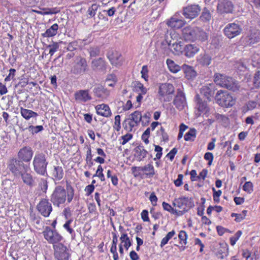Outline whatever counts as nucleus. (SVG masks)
I'll use <instances>...</instances> for the list:
<instances>
[{"instance_id":"obj_53","label":"nucleus","mask_w":260,"mask_h":260,"mask_svg":"<svg viewBox=\"0 0 260 260\" xmlns=\"http://www.w3.org/2000/svg\"><path fill=\"white\" fill-rule=\"evenodd\" d=\"M114 119V124L113 126V128L116 131L119 132L121 128L120 116L119 115L115 116Z\"/></svg>"},{"instance_id":"obj_17","label":"nucleus","mask_w":260,"mask_h":260,"mask_svg":"<svg viewBox=\"0 0 260 260\" xmlns=\"http://www.w3.org/2000/svg\"><path fill=\"white\" fill-rule=\"evenodd\" d=\"M169 49L175 55H180L183 52V43L181 41L173 40L168 43Z\"/></svg>"},{"instance_id":"obj_52","label":"nucleus","mask_w":260,"mask_h":260,"mask_svg":"<svg viewBox=\"0 0 260 260\" xmlns=\"http://www.w3.org/2000/svg\"><path fill=\"white\" fill-rule=\"evenodd\" d=\"M242 235L241 231H238L233 237L230 238V244L234 246Z\"/></svg>"},{"instance_id":"obj_12","label":"nucleus","mask_w":260,"mask_h":260,"mask_svg":"<svg viewBox=\"0 0 260 260\" xmlns=\"http://www.w3.org/2000/svg\"><path fill=\"white\" fill-rule=\"evenodd\" d=\"M173 103L175 107L179 111L183 110L187 106L185 94L181 89H177Z\"/></svg>"},{"instance_id":"obj_55","label":"nucleus","mask_w":260,"mask_h":260,"mask_svg":"<svg viewBox=\"0 0 260 260\" xmlns=\"http://www.w3.org/2000/svg\"><path fill=\"white\" fill-rule=\"evenodd\" d=\"M78 46H79L77 42L73 41L70 43L68 45L67 47V50L70 52H73L78 49Z\"/></svg>"},{"instance_id":"obj_34","label":"nucleus","mask_w":260,"mask_h":260,"mask_svg":"<svg viewBox=\"0 0 260 260\" xmlns=\"http://www.w3.org/2000/svg\"><path fill=\"white\" fill-rule=\"evenodd\" d=\"M20 113L21 116L26 120H29L30 118L36 117L38 116L37 113L22 107L20 108Z\"/></svg>"},{"instance_id":"obj_46","label":"nucleus","mask_w":260,"mask_h":260,"mask_svg":"<svg viewBox=\"0 0 260 260\" xmlns=\"http://www.w3.org/2000/svg\"><path fill=\"white\" fill-rule=\"evenodd\" d=\"M44 129V127L42 125L34 126L30 125L28 126V130L32 135L38 133L42 131Z\"/></svg>"},{"instance_id":"obj_50","label":"nucleus","mask_w":260,"mask_h":260,"mask_svg":"<svg viewBox=\"0 0 260 260\" xmlns=\"http://www.w3.org/2000/svg\"><path fill=\"white\" fill-rule=\"evenodd\" d=\"M39 187L43 192L46 193L48 189L47 181L45 179L42 178L39 183Z\"/></svg>"},{"instance_id":"obj_63","label":"nucleus","mask_w":260,"mask_h":260,"mask_svg":"<svg viewBox=\"0 0 260 260\" xmlns=\"http://www.w3.org/2000/svg\"><path fill=\"white\" fill-rule=\"evenodd\" d=\"M214 158V156L213 154L211 152H206L204 155V159L206 160H208V165H211L213 160Z\"/></svg>"},{"instance_id":"obj_25","label":"nucleus","mask_w":260,"mask_h":260,"mask_svg":"<svg viewBox=\"0 0 260 260\" xmlns=\"http://www.w3.org/2000/svg\"><path fill=\"white\" fill-rule=\"evenodd\" d=\"M20 174V176L25 184L30 187H32L36 185L35 178L30 173H27L26 171L22 172Z\"/></svg>"},{"instance_id":"obj_36","label":"nucleus","mask_w":260,"mask_h":260,"mask_svg":"<svg viewBox=\"0 0 260 260\" xmlns=\"http://www.w3.org/2000/svg\"><path fill=\"white\" fill-rule=\"evenodd\" d=\"M167 24L172 28H179L183 25L184 22L182 20L178 19L176 18H171L170 20L168 21Z\"/></svg>"},{"instance_id":"obj_15","label":"nucleus","mask_w":260,"mask_h":260,"mask_svg":"<svg viewBox=\"0 0 260 260\" xmlns=\"http://www.w3.org/2000/svg\"><path fill=\"white\" fill-rule=\"evenodd\" d=\"M234 5L229 0H219L217 5V11L220 14L232 13Z\"/></svg>"},{"instance_id":"obj_23","label":"nucleus","mask_w":260,"mask_h":260,"mask_svg":"<svg viewBox=\"0 0 260 260\" xmlns=\"http://www.w3.org/2000/svg\"><path fill=\"white\" fill-rule=\"evenodd\" d=\"M96 113L105 117L111 116L112 113L109 106L105 104L98 105L95 107Z\"/></svg>"},{"instance_id":"obj_3","label":"nucleus","mask_w":260,"mask_h":260,"mask_svg":"<svg viewBox=\"0 0 260 260\" xmlns=\"http://www.w3.org/2000/svg\"><path fill=\"white\" fill-rule=\"evenodd\" d=\"M7 169L16 177H19L22 172L27 170L28 167L22 161L16 157L10 158L7 162Z\"/></svg>"},{"instance_id":"obj_41","label":"nucleus","mask_w":260,"mask_h":260,"mask_svg":"<svg viewBox=\"0 0 260 260\" xmlns=\"http://www.w3.org/2000/svg\"><path fill=\"white\" fill-rule=\"evenodd\" d=\"M228 250V246L226 244H221L220 247L216 252V255L220 258H224V254L227 253Z\"/></svg>"},{"instance_id":"obj_56","label":"nucleus","mask_w":260,"mask_h":260,"mask_svg":"<svg viewBox=\"0 0 260 260\" xmlns=\"http://www.w3.org/2000/svg\"><path fill=\"white\" fill-rule=\"evenodd\" d=\"M243 189L245 191L250 193L253 191V184L251 182L248 181L246 182L243 186Z\"/></svg>"},{"instance_id":"obj_54","label":"nucleus","mask_w":260,"mask_h":260,"mask_svg":"<svg viewBox=\"0 0 260 260\" xmlns=\"http://www.w3.org/2000/svg\"><path fill=\"white\" fill-rule=\"evenodd\" d=\"M187 234L184 231H181L179 232V234L178 235V238L180 241V243H182V242H183V243L184 245H186L187 244Z\"/></svg>"},{"instance_id":"obj_64","label":"nucleus","mask_w":260,"mask_h":260,"mask_svg":"<svg viewBox=\"0 0 260 260\" xmlns=\"http://www.w3.org/2000/svg\"><path fill=\"white\" fill-rule=\"evenodd\" d=\"M133 137V135L131 134H126V135L122 136L121 137V139L122 140V142H121V144L122 145H125L127 142H128Z\"/></svg>"},{"instance_id":"obj_58","label":"nucleus","mask_w":260,"mask_h":260,"mask_svg":"<svg viewBox=\"0 0 260 260\" xmlns=\"http://www.w3.org/2000/svg\"><path fill=\"white\" fill-rule=\"evenodd\" d=\"M58 11L56 10V8H46L43 10V11L40 12V14L43 15H49L56 14Z\"/></svg>"},{"instance_id":"obj_24","label":"nucleus","mask_w":260,"mask_h":260,"mask_svg":"<svg viewBox=\"0 0 260 260\" xmlns=\"http://www.w3.org/2000/svg\"><path fill=\"white\" fill-rule=\"evenodd\" d=\"M134 156L136 159L141 161L145 158L148 154V151L144 149L143 146L139 145L137 146L134 149Z\"/></svg>"},{"instance_id":"obj_31","label":"nucleus","mask_w":260,"mask_h":260,"mask_svg":"<svg viewBox=\"0 0 260 260\" xmlns=\"http://www.w3.org/2000/svg\"><path fill=\"white\" fill-rule=\"evenodd\" d=\"M195 101L197 103L198 110L200 112L207 113L209 111V107H208L207 104L206 102L202 101L199 94L196 95Z\"/></svg>"},{"instance_id":"obj_62","label":"nucleus","mask_w":260,"mask_h":260,"mask_svg":"<svg viewBox=\"0 0 260 260\" xmlns=\"http://www.w3.org/2000/svg\"><path fill=\"white\" fill-rule=\"evenodd\" d=\"M151 114L150 113L148 112L145 113L143 116H142V123L143 125H147L148 123L149 122V119L150 118Z\"/></svg>"},{"instance_id":"obj_13","label":"nucleus","mask_w":260,"mask_h":260,"mask_svg":"<svg viewBox=\"0 0 260 260\" xmlns=\"http://www.w3.org/2000/svg\"><path fill=\"white\" fill-rule=\"evenodd\" d=\"M201 11V8L199 5H190L184 7L182 14L187 19H192L196 17Z\"/></svg>"},{"instance_id":"obj_19","label":"nucleus","mask_w":260,"mask_h":260,"mask_svg":"<svg viewBox=\"0 0 260 260\" xmlns=\"http://www.w3.org/2000/svg\"><path fill=\"white\" fill-rule=\"evenodd\" d=\"M199 32L198 27H187L183 30V36L185 40L196 41V33Z\"/></svg>"},{"instance_id":"obj_35","label":"nucleus","mask_w":260,"mask_h":260,"mask_svg":"<svg viewBox=\"0 0 260 260\" xmlns=\"http://www.w3.org/2000/svg\"><path fill=\"white\" fill-rule=\"evenodd\" d=\"M58 29V25L57 23L53 24L50 28L47 29L46 31L42 34L44 37H51L55 36Z\"/></svg>"},{"instance_id":"obj_1","label":"nucleus","mask_w":260,"mask_h":260,"mask_svg":"<svg viewBox=\"0 0 260 260\" xmlns=\"http://www.w3.org/2000/svg\"><path fill=\"white\" fill-rule=\"evenodd\" d=\"M74 189L67 181L66 189L61 185L56 186L50 197V201L54 206L59 207L65 203L67 198L68 203H71L74 197Z\"/></svg>"},{"instance_id":"obj_47","label":"nucleus","mask_w":260,"mask_h":260,"mask_svg":"<svg viewBox=\"0 0 260 260\" xmlns=\"http://www.w3.org/2000/svg\"><path fill=\"white\" fill-rule=\"evenodd\" d=\"M47 48H49V53L52 56L58 49L59 44L57 42H53L52 44L47 45Z\"/></svg>"},{"instance_id":"obj_11","label":"nucleus","mask_w":260,"mask_h":260,"mask_svg":"<svg viewBox=\"0 0 260 260\" xmlns=\"http://www.w3.org/2000/svg\"><path fill=\"white\" fill-rule=\"evenodd\" d=\"M37 209L43 216L47 217L52 211V207L48 200L43 199L37 205Z\"/></svg>"},{"instance_id":"obj_7","label":"nucleus","mask_w":260,"mask_h":260,"mask_svg":"<svg viewBox=\"0 0 260 260\" xmlns=\"http://www.w3.org/2000/svg\"><path fill=\"white\" fill-rule=\"evenodd\" d=\"M42 234L48 243L53 245L61 243L63 240V237L56 229H52L50 226H46Z\"/></svg>"},{"instance_id":"obj_5","label":"nucleus","mask_w":260,"mask_h":260,"mask_svg":"<svg viewBox=\"0 0 260 260\" xmlns=\"http://www.w3.org/2000/svg\"><path fill=\"white\" fill-rule=\"evenodd\" d=\"M173 205L181 209L180 211H178L177 215H182L194 206V203L191 198L183 197L175 199Z\"/></svg>"},{"instance_id":"obj_48","label":"nucleus","mask_w":260,"mask_h":260,"mask_svg":"<svg viewBox=\"0 0 260 260\" xmlns=\"http://www.w3.org/2000/svg\"><path fill=\"white\" fill-rule=\"evenodd\" d=\"M162 206L165 210L171 212V213L177 215L178 211L176 209L172 208L171 206L168 203H166L165 202H163L162 203Z\"/></svg>"},{"instance_id":"obj_4","label":"nucleus","mask_w":260,"mask_h":260,"mask_svg":"<svg viewBox=\"0 0 260 260\" xmlns=\"http://www.w3.org/2000/svg\"><path fill=\"white\" fill-rule=\"evenodd\" d=\"M215 99L217 103L221 107L229 108L235 105L236 100L226 90H220L217 91Z\"/></svg>"},{"instance_id":"obj_30","label":"nucleus","mask_w":260,"mask_h":260,"mask_svg":"<svg viewBox=\"0 0 260 260\" xmlns=\"http://www.w3.org/2000/svg\"><path fill=\"white\" fill-rule=\"evenodd\" d=\"M201 93L208 100H210V98L213 96L215 93L214 85L210 84L209 86H203L201 89Z\"/></svg>"},{"instance_id":"obj_32","label":"nucleus","mask_w":260,"mask_h":260,"mask_svg":"<svg viewBox=\"0 0 260 260\" xmlns=\"http://www.w3.org/2000/svg\"><path fill=\"white\" fill-rule=\"evenodd\" d=\"M63 170L61 167L54 166L52 171V178L56 181L60 180L63 177Z\"/></svg>"},{"instance_id":"obj_16","label":"nucleus","mask_w":260,"mask_h":260,"mask_svg":"<svg viewBox=\"0 0 260 260\" xmlns=\"http://www.w3.org/2000/svg\"><path fill=\"white\" fill-rule=\"evenodd\" d=\"M246 45H252L260 42V32L258 30H250L244 38Z\"/></svg>"},{"instance_id":"obj_22","label":"nucleus","mask_w":260,"mask_h":260,"mask_svg":"<svg viewBox=\"0 0 260 260\" xmlns=\"http://www.w3.org/2000/svg\"><path fill=\"white\" fill-rule=\"evenodd\" d=\"M223 87L229 90H232L233 91H236L239 90L240 86L238 82L233 78L227 77L226 80H224Z\"/></svg>"},{"instance_id":"obj_2","label":"nucleus","mask_w":260,"mask_h":260,"mask_svg":"<svg viewBox=\"0 0 260 260\" xmlns=\"http://www.w3.org/2000/svg\"><path fill=\"white\" fill-rule=\"evenodd\" d=\"M48 162L46 155L43 152L35 154L33 158L32 165L35 172L38 175L44 176L47 174V167Z\"/></svg>"},{"instance_id":"obj_61","label":"nucleus","mask_w":260,"mask_h":260,"mask_svg":"<svg viewBox=\"0 0 260 260\" xmlns=\"http://www.w3.org/2000/svg\"><path fill=\"white\" fill-rule=\"evenodd\" d=\"M148 70L147 66H143L141 71L142 77L145 79V81L148 80Z\"/></svg>"},{"instance_id":"obj_44","label":"nucleus","mask_w":260,"mask_h":260,"mask_svg":"<svg viewBox=\"0 0 260 260\" xmlns=\"http://www.w3.org/2000/svg\"><path fill=\"white\" fill-rule=\"evenodd\" d=\"M196 129L195 128H191L186 133L184 137V140L186 141H193L196 137Z\"/></svg>"},{"instance_id":"obj_29","label":"nucleus","mask_w":260,"mask_h":260,"mask_svg":"<svg viewBox=\"0 0 260 260\" xmlns=\"http://www.w3.org/2000/svg\"><path fill=\"white\" fill-rule=\"evenodd\" d=\"M212 60V58L211 55L206 52L200 54L197 59L199 64L203 66H209L211 63Z\"/></svg>"},{"instance_id":"obj_6","label":"nucleus","mask_w":260,"mask_h":260,"mask_svg":"<svg viewBox=\"0 0 260 260\" xmlns=\"http://www.w3.org/2000/svg\"><path fill=\"white\" fill-rule=\"evenodd\" d=\"M175 91V88L171 83H162L159 86V100L164 102H170Z\"/></svg>"},{"instance_id":"obj_45","label":"nucleus","mask_w":260,"mask_h":260,"mask_svg":"<svg viewBox=\"0 0 260 260\" xmlns=\"http://www.w3.org/2000/svg\"><path fill=\"white\" fill-rule=\"evenodd\" d=\"M175 234V232L173 230L169 232L167 235L161 240L160 246L162 248L167 244L169 240H170Z\"/></svg>"},{"instance_id":"obj_40","label":"nucleus","mask_w":260,"mask_h":260,"mask_svg":"<svg viewBox=\"0 0 260 260\" xmlns=\"http://www.w3.org/2000/svg\"><path fill=\"white\" fill-rule=\"evenodd\" d=\"M200 18L203 22H208L210 21L211 18V14L207 8L203 9Z\"/></svg>"},{"instance_id":"obj_8","label":"nucleus","mask_w":260,"mask_h":260,"mask_svg":"<svg viewBox=\"0 0 260 260\" xmlns=\"http://www.w3.org/2000/svg\"><path fill=\"white\" fill-rule=\"evenodd\" d=\"M87 70V63L86 59L81 56H76L72 64L71 73L75 75H81Z\"/></svg>"},{"instance_id":"obj_51","label":"nucleus","mask_w":260,"mask_h":260,"mask_svg":"<svg viewBox=\"0 0 260 260\" xmlns=\"http://www.w3.org/2000/svg\"><path fill=\"white\" fill-rule=\"evenodd\" d=\"M88 51L91 57L98 56L100 53V49L98 47H90Z\"/></svg>"},{"instance_id":"obj_10","label":"nucleus","mask_w":260,"mask_h":260,"mask_svg":"<svg viewBox=\"0 0 260 260\" xmlns=\"http://www.w3.org/2000/svg\"><path fill=\"white\" fill-rule=\"evenodd\" d=\"M242 31V26L238 21L228 23L223 30L224 35L230 39L240 35Z\"/></svg>"},{"instance_id":"obj_39","label":"nucleus","mask_w":260,"mask_h":260,"mask_svg":"<svg viewBox=\"0 0 260 260\" xmlns=\"http://www.w3.org/2000/svg\"><path fill=\"white\" fill-rule=\"evenodd\" d=\"M133 84L136 91L140 92L143 94H145L147 93V88L140 82L136 81L133 83Z\"/></svg>"},{"instance_id":"obj_20","label":"nucleus","mask_w":260,"mask_h":260,"mask_svg":"<svg viewBox=\"0 0 260 260\" xmlns=\"http://www.w3.org/2000/svg\"><path fill=\"white\" fill-rule=\"evenodd\" d=\"M107 57L112 65L117 66L121 64V55L117 51H109L107 53Z\"/></svg>"},{"instance_id":"obj_21","label":"nucleus","mask_w":260,"mask_h":260,"mask_svg":"<svg viewBox=\"0 0 260 260\" xmlns=\"http://www.w3.org/2000/svg\"><path fill=\"white\" fill-rule=\"evenodd\" d=\"M200 50L199 46L197 44H187L184 47L183 52L185 56L188 58L192 57Z\"/></svg>"},{"instance_id":"obj_27","label":"nucleus","mask_w":260,"mask_h":260,"mask_svg":"<svg viewBox=\"0 0 260 260\" xmlns=\"http://www.w3.org/2000/svg\"><path fill=\"white\" fill-rule=\"evenodd\" d=\"M182 70L183 71L185 77L188 80H191L197 76V73L191 66L183 64L182 66Z\"/></svg>"},{"instance_id":"obj_37","label":"nucleus","mask_w":260,"mask_h":260,"mask_svg":"<svg viewBox=\"0 0 260 260\" xmlns=\"http://www.w3.org/2000/svg\"><path fill=\"white\" fill-rule=\"evenodd\" d=\"M130 117L129 118L126 119L125 121L127 122V120H133L136 124H139L142 120V115L141 112L139 111H136L132 113L130 115Z\"/></svg>"},{"instance_id":"obj_38","label":"nucleus","mask_w":260,"mask_h":260,"mask_svg":"<svg viewBox=\"0 0 260 260\" xmlns=\"http://www.w3.org/2000/svg\"><path fill=\"white\" fill-rule=\"evenodd\" d=\"M226 76L223 74L216 73L214 76V81L217 85L223 87L224 83V80H226Z\"/></svg>"},{"instance_id":"obj_57","label":"nucleus","mask_w":260,"mask_h":260,"mask_svg":"<svg viewBox=\"0 0 260 260\" xmlns=\"http://www.w3.org/2000/svg\"><path fill=\"white\" fill-rule=\"evenodd\" d=\"M253 83L256 87H260V71H258L255 73Z\"/></svg>"},{"instance_id":"obj_28","label":"nucleus","mask_w":260,"mask_h":260,"mask_svg":"<svg viewBox=\"0 0 260 260\" xmlns=\"http://www.w3.org/2000/svg\"><path fill=\"white\" fill-rule=\"evenodd\" d=\"M91 67L94 70L104 71L106 69V63L102 58H99L92 61Z\"/></svg>"},{"instance_id":"obj_9","label":"nucleus","mask_w":260,"mask_h":260,"mask_svg":"<svg viewBox=\"0 0 260 260\" xmlns=\"http://www.w3.org/2000/svg\"><path fill=\"white\" fill-rule=\"evenodd\" d=\"M54 256L56 260H69L71 250L62 243L53 245Z\"/></svg>"},{"instance_id":"obj_42","label":"nucleus","mask_w":260,"mask_h":260,"mask_svg":"<svg viewBox=\"0 0 260 260\" xmlns=\"http://www.w3.org/2000/svg\"><path fill=\"white\" fill-rule=\"evenodd\" d=\"M72 222V219H68L63 225V227L71 234L72 238L74 239L75 237V233L73 228L71 227V224Z\"/></svg>"},{"instance_id":"obj_59","label":"nucleus","mask_w":260,"mask_h":260,"mask_svg":"<svg viewBox=\"0 0 260 260\" xmlns=\"http://www.w3.org/2000/svg\"><path fill=\"white\" fill-rule=\"evenodd\" d=\"M212 189L214 192H213L214 201L215 203H218L220 201L219 197L221 196L222 192L220 190H218L216 191L214 188H213Z\"/></svg>"},{"instance_id":"obj_43","label":"nucleus","mask_w":260,"mask_h":260,"mask_svg":"<svg viewBox=\"0 0 260 260\" xmlns=\"http://www.w3.org/2000/svg\"><path fill=\"white\" fill-rule=\"evenodd\" d=\"M143 172L149 177H153L155 174L154 168L151 164H149L143 167Z\"/></svg>"},{"instance_id":"obj_49","label":"nucleus","mask_w":260,"mask_h":260,"mask_svg":"<svg viewBox=\"0 0 260 260\" xmlns=\"http://www.w3.org/2000/svg\"><path fill=\"white\" fill-rule=\"evenodd\" d=\"M198 31L199 32L197 33H199L200 35L199 36L198 40L202 42L207 41L208 39V35L207 33L199 27H198Z\"/></svg>"},{"instance_id":"obj_26","label":"nucleus","mask_w":260,"mask_h":260,"mask_svg":"<svg viewBox=\"0 0 260 260\" xmlns=\"http://www.w3.org/2000/svg\"><path fill=\"white\" fill-rule=\"evenodd\" d=\"M75 100L81 102H86L91 99L88 90H80L75 93Z\"/></svg>"},{"instance_id":"obj_33","label":"nucleus","mask_w":260,"mask_h":260,"mask_svg":"<svg viewBox=\"0 0 260 260\" xmlns=\"http://www.w3.org/2000/svg\"><path fill=\"white\" fill-rule=\"evenodd\" d=\"M166 63L170 71L173 73H177L182 70V66L180 67L171 59H167Z\"/></svg>"},{"instance_id":"obj_60","label":"nucleus","mask_w":260,"mask_h":260,"mask_svg":"<svg viewBox=\"0 0 260 260\" xmlns=\"http://www.w3.org/2000/svg\"><path fill=\"white\" fill-rule=\"evenodd\" d=\"M154 146H155L154 151L155 152H157V153L156 154V157L154 158V160H156V159H160L162 154V148L158 145H154Z\"/></svg>"},{"instance_id":"obj_18","label":"nucleus","mask_w":260,"mask_h":260,"mask_svg":"<svg viewBox=\"0 0 260 260\" xmlns=\"http://www.w3.org/2000/svg\"><path fill=\"white\" fill-rule=\"evenodd\" d=\"M93 92L95 96L101 100L107 99L109 95V91L101 85L94 86L93 89Z\"/></svg>"},{"instance_id":"obj_14","label":"nucleus","mask_w":260,"mask_h":260,"mask_svg":"<svg viewBox=\"0 0 260 260\" xmlns=\"http://www.w3.org/2000/svg\"><path fill=\"white\" fill-rule=\"evenodd\" d=\"M33 153L34 152L30 147L24 146L19 150L17 158L22 161V162H28L31 160Z\"/></svg>"}]
</instances>
